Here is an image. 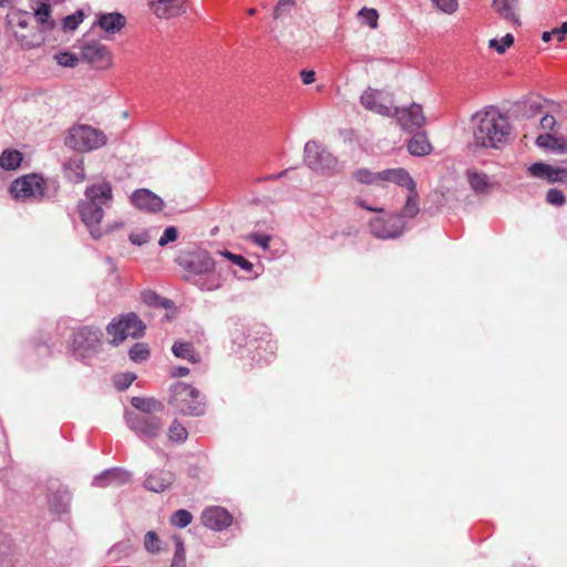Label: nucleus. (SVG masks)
Wrapping results in <instances>:
<instances>
[{"label": "nucleus", "instance_id": "obj_1", "mask_svg": "<svg viewBox=\"0 0 567 567\" xmlns=\"http://www.w3.org/2000/svg\"><path fill=\"white\" fill-rule=\"evenodd\" d=\"M186 270L184 279L203 291L219 289L226 280L225 270L206 250L197 249L179 258Z\"/></svg>", "mask_w": 567, "mask_h": 567}, {"label": "nucleus", "instance_id": "obj_2", "mask_svg": "<svg viewBox=\"0 0 567 567\" xmlns=\"http://www.w3.org/2000/svg\"><path fill=\"white\" fill-rule=\"evenodd\" d=\"M473 148H503L511 138L508 118L496 110L476 113L472 117Z\"/></svg>", "mask_w": 567, "mask_h": 567}, {"label": "nucleus", "instance_id": "obj_3", "mask_svg": "<svg viewBox=\"0 0 567 567\" xmlns=\"http://www.w3.org/2000/svg\"><path fill=\"white\" fill-rule=\"evenodd\" d=\"M112 200V186L109 182L102 181L86 187L85 199L79 204L81 219L94 239L102 236L100 223L104 216V208L110 207Z\"/></svg>", "mask_w": 567, "mask_h": 567}, {"label": "nucleus", "instance_id": "obj_4", "mask_svg": "<svg viewBox=\"0 0 567 567\" xmlns=\"http://www.w3.org/2000/svg\"><path fill=\"white\" fill-rule=\"evenodd\" d=\"M168 404L183 415L200 416L206 412L205 396L198 389L185 382L171 385Z\"/></svg>", "mask_w": 567, "mask_h": 567}, {"label": "nucleus", "instance_id": "obj_5", "mask_svg": "<svg viewBox=\"0 0 567 567\" xmlns=\"http://www.w3.org/2000/svg\"><path fill=\"white\" fill-rule=\"evenodd\" d=\"M106 143L107 137L101 130L86 124L73 125L65 137V145L79 152H91Z\"/></svg>", "mask_w": 567, "mask_h": 567}, {"label": "nucleus", "instance_id": "obj_6", "mask_svg": "<svg viewBox=\"0 0 567 567\" xmlns=\"http://www.w3.org/2000/svg\"><path fill=\"white\" fill-rule=\"evenodd\" d=\"M107 333L113 338L112 343L118 346L127 337L141 338L145 331L144 322L134 312L114 318L106 327Z\"/></svg>", "mask_w": 567, "mask_h": 567}, {"label": "nucleus", "instance_id": "obj_7", "mask_svg": "<svg viewBox=\"0 0 567 567\" xmlns=\"http://www.w3.org/2000/svg\"><path fill=\"white\" fill-rule=\"evenodd\" d=\"M303 153V161L310 169L322 174H332L338 171V159L318 142H307Z\"/></svg>", "mask_w": 567, "mask_h": 567}, {"label": "nucleus", "instance_id": "obj_8", "mask_svg": "<svg viewBox=\"0 0 567 567\" xmlns=\"http://www.w3.org/2000/svg\"><path fill=\"white\" fill-rule=\"evenodd\" d=\"M81 59L95 70H107L113 66V53L107 45L96 40L82 41Z\"/></svg>", "mask_w": 567, "mask_h": 567}, {"label": "nucleus", "instance_id": "obj_9", "mask_svg": "<svg viewBox=\"0 0 567 567\" xmlns=\"http://www.w3.org/2000/svg\"><path fill=\"white\" fill-rule=\"evenodd\" d=\"M45 182L38 174H29L16 179L11 193L19 200H39L44 197Z\"/></svg>", "mask_w": 567, "mask_h": 567}, {"label": "nucleus", "instance_id": "obj_10", "mask_svg": "<svg viewBox=\"0 0 567 567\" xmlns=\"http://www.w3.org/2000/svg\"><path fill=\"white\" fill-rule=\"evenodd\" d=\"M371 234L380 239H394L400 237L405 228L402 217L395 214L377 216L369 223Z\"/></svg>", "mask_w": 567, "mask_h": 567}, {"label": "nucleus", "instance_id": "obj_11", "mask_svg": "<svg viewBox=\"0 0 567 567\" xmlns=\"http://www.w3.org/2000/svg\"><path fill=\"white\" fill-rule=\"evenodd\" d=\"M128 427L144 441L154 440L163 432L161 417L151 414H127Z\"/></svg>", "mask_w": 567, "mask_h": 567}, {"label": "nucleus", "instance_id": "obj_12", "mask_svg": "<svg viewBox=\"0 0 567 567\" xmlns=\"http://www.w3.org/2000/svg\"><path fill=\"white\" fill-rule=\"evenodd\" d=\"M360 102L365 110L388 117H392L395 107L391 95L371 87L362 93Z\"/></svg>", "mask_w": 567, "mask_h": 567}, {"label": "nucleus", "instance_id": "obj_13", "mask_svg": "<svg viewBox=\"0 0 567 567\" xmlns=\"http://www.w3.org/2000/svg\"><path fill=\"white\" fill-rule=\"evenodd\" d=\"M47 501L49 508L54 514H64L69 511L71 494L66 486L53 480L48 483Z\"/></svg>", "mask_w": 567, "mask_h": 567}, {"label": "nucleus", "instance_id": "obj_14", "mask_svg": "<svg viewBox=\"0 0 567 567\" xmlns=\"http://www.w3.org/2000/svg\"><path fill=\"white\" fill-rule=\"evenodd\" d=\"M102 332L95 327H81L73 332L72 347L74 352L84 355L86 351L95 350L101 342Z\"/></svg>", "mask_w": 567, "mask_h": 567}, {"label": "nucleus", "instance_id": "obj_15", "mask_svg": "<svg viewBox=\"0 0 567 567\" xmlns=\"http://www.w3.org/2000/svg\"><path fill=\"white\" fill-rule=\"evenodd\" d=\"M392 117H395L403 130L414 132L425 123L423 109L420 104L413 103L410 107H394Z\"/></svg>", "mask_w": 567, "mask_h": 567}, {"label": "nucleus", "instance_id": "obj_16", "mask_svg": "<svg viewBox=\"0 0 567 567\" xmlns=\"http://www.w3.org/2000/svg\"><path fill=\"white\" fill-rule=\"evenodd\" d=\"M131 202L136 208L147 213L161 212L164 206L163 199L146 188L135 190L131 196Z\"/></svg>", "mask_w": 567, "mask_h": 567}, {"label": "nucleus", "instance_id": "obj_17", "mask_svg": "<svg viewBox=\"0 0 567 567\" xmlns=\"http://www.w3.org/2000/svg\"><path fill=\"white\" fill-rule=\"evenodd\" d=\"M200 519L204 526L214 530H223L231 524L233 517L225 508L214 506L205 509Z\"/></svg>", "mask_w": 567, "mask_h": 567}, {"label": "nucleus", "instance_id": "obj_18", "mask_svg": "<svg viewBox=\"0 0 567 567\" xmlns=\"http://www.w3.org/2000/svg\"><path fill=\"white\" fill-rule=\"evenodd\" d=\"M174 481L173 472L155 468L146 475L143 486L151 492L162 493L171 487Z\"/></svg>", "mask_w": 567, "mask_h": 567}, {"label": "nucleus", "instance_id": "obj_19", "mask_svg": "<svg viewBox=\"0 0 567 567\" xmlns=\"http://www.w3.org/2000/svg\"><path fill=\"white\" fill-rule=\"evenodd\" d=\"M187 0H155L152 9L159 19H171L184 14L187 11Z\"/></svg>", "mask_w": 567, "mask_h": 567}, {"label": "nucleus", "instance_id": "obj_20", "mask_svg": "<svg viewBox=\"0 0 567 567\" xmlns=\"http://www.w3.org/2000/svg\"><path fill=\"white\" fill-rule=\"evenodd\" d=\"M532 176L540 179H546L548 183L554 184L557 182L567 181V169L553 167L545 163H534L528 167Z\"/></svg>", "mask_w": 567, "mask_h": 567}, {"label": "nucleus", "instance_id": "obj_21", "mask_svg": "<svg viewBox=\"0 0 567 567\" xmlns=\"http://www.w3.org/2000/svg\"><path fill=\"white\" fill-rule=\"evenodd\" d=\"M379 177L380 183H393L398 186L405 187L408 190H413L416 187L415 182L408 171L402 167L381 171L379 172Z\"/></svg>", "mask_w": 567, "mask_h": 567}, {"label": "nucleus", "instance_id": "obj_22", "mask_svg": "<svg viewBox=\"0 0 567 567\" xmlns=\"http://www.w3.org/2000/svg\"><path fill=\"white\" fill-rule=\"evenodd\" d=\"M126 23L125 17L120 12L99 13L94 25L100 27L107 34L120 32Z\"/></svg>", "mask_w": 567, "mask_h": 567}, {"label": "nucleus", "instance_id": "obj_23", "mask_svg": "<svg viewBox=\"0 0 567 567\" xmlns=\"http://www.w3.org/2000/svg\"><path fill=\"white\" fill-rule=\"evenodd\" d=\"M32 10L37 21L44 30H52L55 27L51 19V0H32Z\"/></svg>", "mask_w": 567, "mask_h": 567}, {"label": "nucleus", "instance_id": "obj_24", "mask_svg": "<svg viewBox=\"0 0 567 567\" xmlns=\"http://www.w3.org/2000/svg\"><path fill=\"white\" fill-rule=\"evenodd\" d=\"M536 145L556 154L567 153V140L550 133L540 134L536 138Z\"/></svg>", "mask_w": 567, "mask_h": 567}, {"label": "nucleus", "instance_id": "obj_25", "mask_svg": "<svg viewBox=\"0 0 567 567\" xmlns=\"http://www.w3.org/2000/svg\"><path fill=\"white\" fill-rule=\"evenodd\" d=\"M131 404L138 410V412H131L130 414H151L163 411V403L153 398H138L134 396Z\"/></svg>", "mask_w": 567, "mask_h": 567}, {"label": "nucleus", "instance_id": "obj_26", "mask_svg": "<svg viewBox=\"0 0 567 567\" xmlns=\"http://www.w3.org/2000/svg\"><path fill=\"white\" fill-rule=\"evenodd\" d=\"M64 173L69 181L81 183L85 178L84 161L81 157H72L64 164Z\"/></svg>", "mask_w": 567, "mask_h": 567}, {"label": "nucleus", "instance_id": "obj_27", "mask_svg": "<svg viewBox=\"0 0 567 567\" xmlns=\"http://www.w3.org/2000/svg\"><path fill=\"white\" fill-rule=\"evenodd\" d=\"M466 176L471 187L475 193L486 194L489 192L492 184L486 174L470 169L467 171Z\"/></svg>", "mask_w": 567, "mask_h": 567}, {"label": "nucleus", "instance_id": "obj_28", "mask_svg": "<svg viewBox=\"0 0 567 567\" xmlns=\"http://www.w3.org/2000/svg\"><path fill=\"white\" fill-rule=\"evenodd\" d=\"M172 352L175 357L184 360H188L193 363L199 361V355L195 351L194 346L186 341H176L172 347Z\"/></svg>", "mask_w": 567, "mask_h": 567}, {"label": "nucleus", "instance_id": "obj_29", "mask_svg": "<svg viewBox=\"0 0 567 567\" xmlns=\"http://www.w3.org/2000/svg\"><path fill=\"white\" fill-rule=\"evenodd\" d=\"M408 150L414 156H423L432 151V145L424 134H415L409 141Z\"/></svg>", "mask_w": 567, "mask_h": 567}, {"label": "nucleus", "instance_id": "obj_30", "mask_svg": "<svg viewBox=\"0 0 567 567\" xmlns=\"http://www.w3.org/2000/svg\"><path fill=\"white\" fill-rule=\"evenodd\" d=\"M22 153L17 150H6L0 155V167L7 171L17 169L22 162Z\"/></svg>", "mask_w": 567, "mask_h": 567}, {"label": "nucleus", "instance_id": "obj_31", "mask_svg": "<svg viewBox=\"0 0 567 567\" xmlns=\"http://www.w3.org/2000/svg\"><path fill=\"white\" fill-rule=\"evenodd\" d=\"M518 0H494V9L509 21L516 20V8Z\"/></svg>", "mask_w": 567, "mask_h": 567}, {"label": "nucleus", "instance_id": "obj_32", "mask_svg": "<svg viewBox=\"0 0 567 567\" xmlns=\"http://www.w3.org/2000/svg\"><path fill=\"white\" fill-rule=\"evenodd\" d=\"M104 477L111 482V485L122 486L131 481V473L126 470L114 467L104 471Z\"/></svg>", "mask_w": 567, "mask_h": 567}, {"label": "nucleus", "instance_id": "obj_33", "mask_svg": "<svg viewBox=\"0 0 567 567\" xmlns=\"http://www.w3.org/2000/svg\"><path fill=\"white\" fill-rule=\"evenodd\" d=\"M142 300L152 307H158L164 309H171L173 307V301L166 298L161 297L155 291L146 290L142 292Z\"/></svg>", "mask_w": 567, "mask_h": 567}, {"label": "nucleus", "instance_id": "obj_34", "mask_svg": "<svg viewBox=\"0 0 567 567\" xmlns=\"http://www.w3.org/2000/svg\"><path fill=\"white\" fill-rule=\"evenodd\" d=\"M417 198H419V195L416 192V187L413 190H409V196H408L406 203L402 209V214L399 215L400 217H402V219L404 217L413 218L414 216H416V214L419 213Z\"/></svg>", "mask_w": 567, "mask_h": 567}, {"label": "nucleus", "instance_id": "obj_35", "mask_svg": "<svg viewBox=\"0 0 567 567\" xmlns=\"http://www.w3.org/2000/svg\"><path fill=\"white\" fill-rule=\"evenodd\" d=\"M168 439L175 443H183L188 436L186 427L177 420H174L167 431Z\"/></svg>", "mask_w": 567, "mask_h": 567}, {"label": "nucleus", "instance_id": "obj_36", "mask_svg": "<svg viewBox=\"0 0 567 567\" xmlns=\"http://www.w3.org/2000/svg\"><path fill=\"white\" fill-rule=\"evenodd\" d=\"M175 543V551L172 559L171 567H186V554L184 543L181 537H173Z\"/></svg>", "mask_w": 567, "mask_h": 567}, {"label": "nucleus", "instance_id": "obj_37", "mask_svg": "<svg viewBox=\"0 0 567 567\" xmlns=\"http://www.w3.org/2000/svg\"><path fill=\"white\" fill-rule=\"evenodd\" d=\"M353 178L361 184H380L379 172L374 173L368 168H359L353 173Z\"/></svg>", "mask_w": 567, "mask_h": 567}, {"label": "nucleus", "instance_id": "obj_38", "mask_svg": "<svg viewBox=\"0 0 567 567\" xmlns=\"http://www.w3.org/2000/svg\"><path fill=\"white\" fill-rule=\"evenodd\" d=\"M128 357L134 362L146 361L150 357V349L146 343H135L128 351Z\"/></svg>", "mask_w": 567, "mask_h": 567}, {"label": "nucleus", "instance_id": "obj_39", "mask_svg": "<svg viewBox=\"0 0 567 567\" xmlns=\"http://www.w3.org/2000/svg\"><path fill=\"white\" fill-rule=\"evenodd\" d=\"M218 254L226 257L234 265H237L238 267H240L243 270H245L247 272L251 271V269H252V264L249 260H247L245 257H243L241 255H235L228 250H219Z\"/></svg>", "mask_w": 567, "mask_h": 567}, {"label": "nucleus", "instance_id": "obj_40", "mask_svg": "<svg viewBox=\"0 0 567 567\" xmlns=\"http://www.w3.org/2000/svg\"><path fill=\"white\" fill-rule=\"evenodd\" d=\"M358 18L361 20L363 24H367L372 29H375L378 27L379 13L375 9L364 7L359 11Z\"/></svg>", "mask_w": 567, "mask_h": 567}, {"label": "nucleus", "instance_id": "obj_41", "mask_svg": "<svg viewBox=\"0 0 567 567\" xmlns=\"http://www.w3.org/2000/svg\"><path fill=\"white\" fill-rule=\"evenodd\" d=\"M161 539L155 532H147L144 536V548L150 554H158L161 551Z\"/></svg>", "mask_w": 567, "mask_h": 567}, {"label": "nucleus", "instance_id": "obj_42", "mask_svg": "<svg viewBox=\"0 0 567 567\" xmlns=\"http://www.w3.org/2000/svg\"><path fill=\"white\" fill-rule=\"evenodd\" d=\"M193 516L186 509H178L171 516V524L184 528L192 523Z\"/></svg>", "mask_w": 567, "mask_h": 567}, {"label": "nucleus", "instance_id": "obj_43", "mask_svg": "<svg viewBox=\"0 0 567 567\" xmlns=\"http://www.w3.org/2000/svg\"><path fill=\"white\" fill-rule=\"evenodd\" d=\"M84 13L81 10H78L75 13L66 16L62 20V27L64 31H74L79 24L83 21Z\"/></svg>", "mask_w": 567, "mask_h": 567}, {"label": "nucleus", "instance_id": "obj_44", "mask_svg": "<svg viewBox=\"0 0 567 567\" xmlns=\"http://www.w3.org/2000/svg\"><path fill=\"white\" fill-rule=\"evenodd\" d=\"M514 43V37L511 33L504 35L501 40H489V48L495 49L499 54L504 53L507 48Z\"/></svg>", "mask_w": 567, "mask_h": 567}, {"label": "nucleus", "instance_id": "obj_45", "mask_svg": "<svg viewBox=\"0 0 567 567\" xmlns=\"http://www.w3.org/2000/svg\"><path fill=\"white\" fill-rule=\"evenodd\" d=\"M54 59L59 65L65 68H74L79 62V58L68 51L56 53Z\"/></svg>", "mask_w": 567, "mask_h": 567}, {"label": "nucleus", "instance_id": "obj_46", "mask_svg": "<svg viewBox=\"0 0 567 567\" xmlns=\"http://www.w3.org/2000/svg\"><path fill=\"white\" fill-rule=\"evenodd\" d=\"M7 19L9 24L18 25L22 29L27 28L29 24L27 12L14 11L9 13Z\"/></svg>", "mask_w": 567, "mask_h": 567}, {"label": "nucleus", "instance_id": "obj_47", "mask_svg": "<svg viewBox=\"0 0 567 567\" xmlns=\"http://www.w3.org/2000/svg\"><path fill=\"white\" fill-rule=\"evenodd\" d=\"M546 200L554 206H563L566 203V196L559 189L551 188L546 194Z\"/></svg>", "mask_w": 567, "mask_h": 567}, {"label": "nucleus", "instance_id": "obj_48", "mask_svg": "<svg viewBox=\"0 0 567 567\" xmlns=\"http://www.w3.org/2000/svg\"><path fill=\"white\" fill-rule=\"evenodd\" d=\"M295 4L296 0H279L274 10V18L278 19L284 14L288 13L291 10V8L295 7Z\"/></svg>", "mask_w": 567, "mask_h": 567}, {"label": "nucleus", "instance_id": "obj_49", "mask_svg": "<svg viewBox=\"0 0 567 567\" xmlns=\"http://www.w3.org/2000/svg\"><path fill=\"white\" fill-rule=\"evenodd\" d=\"M14 37L21 47L25 49L35 48L42 42L41 37H32V39H29L27 35L19 34L18 32L14 33Z\"/></svg>", "mask_w": 567, "mask_h": 567}, {"label": "nucleus", "instance_id": "obj_50", "mask_svg": "<svg viewBox=\"0 0 567 567\" xmlns=\"http://www.w3.org/2000/svg\"><path fill=\"white\" fill-rule=\"evenodd\" d=\"M135 380V374L124 373L115 377L114 383L118 390L127 389Z\"/></svg>", "mask_w": 567, "mask_h": 567}, {"label": "nucleus", "instance_id": "obj_51", "mask_svg": "<svg viewBox=\"0 0 567 567\" xmlns=\"http://www.w3.org/2000/svg\"><path fill=\"white\" fill-rule=\"evenodd\" d=\"M434 4L443 12L451 14L457 9V0H432Z\"/></svg>", "mask_w": 567, "mask_h": 567}, {"label": "nucleus", "instance_id": "obj_52", "mask_svg": "<svg viewBox=\"0 0 567 567\" xmlns=\"http://www.w3.org/2000/svg\"><path fill=\"white\" fill-rule=\"evenodd\" d=\"M247 238L264 249H268L269 241L271 240V237L269 235L256 233L249 234Z\"/></svg>", "mask_w": 567, "mask_h": 567}, {"label": "nucleus", "instance_id": "obj_53", "mask_svg": "<svg viewBox=\"0 0 567 567\" xmlns=\"http://www.w3.org/2000/svg\"><path fill=\"white\" fill-rule=\"evenodd\" d=\"M177 239V229L174 226L165 228L162 237L158 240L159 246H166L168 243Z\"/></svg>", "mask_w": 567, "mask_h": 567}, {"label": "nucleus", "instance_id": "obj_54", "mask_svg": "<svg viewBox=\"0 0 567 567\" xmlns=\"http://www.w3.org/2000/svg\"><path fill=\"white\" fill-rule=\"evenodd\" d=\"M128 239L133 245L142 246L150 241L151 236H150L148 231L143 230V231H138V233H132L130 235Z\"/></svg>", "mask_w": 567, "mask_h": 567}, {"label": "nucleus", "instance_id": "obj_55", "mask_svg": "<svg viewBox=\"0 0 567 567\" xmlns=\"http://www.w3.org/2000/svg\"><path fill=\"white\" fill-rule=\"evenodd\" d=\"M557 125V121L553 115L546 114L540 120V127L544 131L553 132Z\"/></svg>", "mask_w": 567, "mask_h": 567}, {"label": "nucleus", "instance_id": "obj_56", "mask_svg": "<svg viewBox=\"0 0 567 567\" xmlns=\"http://www.w3.org/2000/svg\"><path fill=\"white\" fill-rule=\"evenodd\" d=\"M301 78H302L303 84H307V85L311 84L316 81V72L303 70V71H301Z\"/></svg>", "mask_w": 567, "mask_h": 567}, {"label": "nucleus", "instance_id": "obj_57", "mask_svg": "<svg viewBox=\"0 0 567 567\" xmlns=\"http://www.w3.org/2000/svg\"><path fill=\"white\" fill-rule=\"evenodd\" d=\"M169 373L173 378H179L187 375L189 373V369L186 367H173Z\"/></svg>", "mask_w": 567, "mask_h": 567}, {"label": "nucleus", "instance_id": "obj_58", "mask_svg": "<svg viewBox=\"0 0 567 567\" xmlns=\"http://www.w3.org/2000/svg\"><path fill=\"white\" fill-rule=\"evenodd\" d=\"M93 485L96 487H106L111 485V482L106 477H104V472L100 475L95 476L93 480Z\"/></svg>", "mask_w": 567, "mask_h": 567}, {"label": "nucleus", "instance_id": "obj_59", "mask_svg": "<svg viewBox=\"0 0 567 567\" xmlns=\"http://www.w3.org/2000/svg\"><path fill=\"white\" fill-rule=\"evenodd\" d=\"M554 34L557 38V40L560 42L564 40L565 35L567 34V22H564L560 28L554 29Z\"/></svg>", "mask_w": 567, "mask_h": 567}, {"label": "nucleus", "instance_id": "obj_60", "mask_svg": "<svg viewBox=\"0 0 567 567\" xmlns=\"http://www.w3.org/2000/svg\"><path fill=\"white\" fill-rule=\"evenodd\" d=\"M285 173H286V172L284 171V172H281V173H279V174H277V175H267V176L258 177V178L256 179V182H257V183H260V182H265V181H272V179H277V178H280L281 176H284V174H285Z\"/></svg>", "mask_w": 567, "mask_h": 567}, {"label": "nucleus", "instance_id": "obj_61", "mask_svg": "<svg viewBox=\"0 0 567 567\" xmlns=\"http://www.w3.org/2000/svg\"><path fill=\"white\" fill-rule=\"evenodd\" d=\"M554 35L555 34H554L553 30L551 31H546V32L543 33L542 39H543V41L548 42Z\"/></svg>", "mask_w": 567, "mask_h": 567}, {"label": "nucleus", "instance_id": "obj_62", "mask_svg": "<svg viewBox=\"0 0 567 567\" xmlns=\"http://www.w3.org/2000/svg\"><path fill=\"white\" fill-rule=\"evenodd\" d=\"M528 107L532 113H536L539 110V104H537L536 102H532L528 104Z\"/></svg>", "mask_w": 567, "mask_h": 567}, {"label": "nucleus", "instance_id": "obj_63", "mask_svg": "<svg viewBox=\"0 0 567 567\" xmlns=\"http://www.w3.org/2000/svg\"><path fill=\"white\" fill-rule=\"evenodd\" d=\"M360 206H361V207H363V208H365L367 210H372V212H374V210H375V209H373L372 207L364 205L363 203H360Z\"/></svg>", "mask_w": 567, "mask_h": 567}, {"label": "nucleus", "instance_id": "obj_64", "mask_svg": "<svg viewBox=\"0 0 567 567\" xmlns=\"http://www.w3.org/2000/svg\"><path fill=\"white\" fill-rule=\"evenodd\" d=\"M255 13H256V9L251 8V9L248 10V14L252 16Z\"/></svg>", "mask_w": 567, "mask_h": 567}]
</instances>
